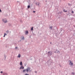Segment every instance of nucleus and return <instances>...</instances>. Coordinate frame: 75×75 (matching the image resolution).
<instances>
[{
    "mask_svg": "<svg viewBox=\"0 0 75 75\" xmlns=\"http://www.w3.org/2000/svg\"><path fill=\"white\" fill-rule=\"evenodd\" d=\"M26 71L27 72H31V70H30V68L29 67H28L26 69H24L23 71V72H25Z\"/></svg>",
    "mask_w": 75,
    "mask_h": 75,
    "instance_id": "obj_1",
    "label": "nucleus"
},
{
    "mask_svg": "<svg viewBox=\"0 0 75 75\" xmlns=\"http://www.w3.org/2000/svg\"><path fill=\"white\" fill-rule=\"evenodd\" d=\"M3 22H4L5 23H7V19H6V18L3 19Z\"/></svg>",
    "mask_w": 75,
    "mask_h": 75,
    "instance_id": "obj_2",
    "label": "nucleus"
},
{
    "mask_svg": "<svg viewBox=\"0 0 75 75\" xmlns=\"http://www.w3.org/2000/svg\"><path fill=\"white\" fill-rule=\"evenodd\" d=\"M69 65H70L71 66L73 65V63H72V62L71 61H70V63H69Z\"/></svg>",
    "mask_w": 75,
    "mask_h": 75,
    "instance_id": "obj_3",
    "label": "nucleus"
},
{
    "mask_svg": "<svg viewBox=\"0 0 75 75\" xmlns=\"http://www.w3.org/2000/svg\"><path fill=\"white\" fill-rule=\"evenodd\" d=\"M21 57V55H20V54H19L18 56V58H20Z\"/></svg>",
    "mask_w": 75,
    "mask_h": 75,
    "instance_id": "obj_4",
    "label": "nucleus"
},
{
    "mask_svg": "<svg viewBox=\"0 0 75 75\" xmlns=\"http://www.w3.org/2000/svg\"><path fill=\"white\" fill-rule=\"evenodd\" d=\"M50 52H48V55H51V54H50Z\"/></svg>",
    "mask_w": 75,
    "mask_h": 75,
    "instance_id": "obj_5",
    "label": "nucleus"
},
{
    "mask_svg": "<svg viewBox=\"0 0 75 75\" xmlns=\"http://www.w3.org/2000/svg\"><path fill=\"white\" fill-rule=\"evenodd\" d=\"M6 35H7V34L6 33H4V37H5Z\"/></svg>",
    "mask_w": 75,
    "mask_h": 75,
    "instance_id": "obj_6",
    "label": "nucleus"
},
{
    "mask_svg": "<svg viewBox=\"0 0 75 75\" xmlns=\"http://www.w3.org/2000/svg\"><path fill=\"white\" fill-rule=\"evenodd\" d=\"M28 31H25V34H28Z\"/></svg>",
    "mask_w": 75,
    "mask_h": 75,
    "instance_id": "obj_7",
    "label": "nucleus"
},
{
    "mask_svg": "<svg viewBox=\"0 0 75 75\" xmlns=\"http://www.w3.org/2000/svg\"><path fill=\"white\" fill-rule=\"evenodd\" d=\"M24 67H23L22 66L21 67L20 69H24Z\"/></svg>",
    "mask_w": 75,
    "mask_h": 75,
    "instance_id": "obj_8",
    "label": "nucleus"
},
{
    "mask_svg": "<svg viewBox=\"0 0 75 75\" xmlns=\"http://www.w3.org/2000/svg\"><path fill=\"white\" fill-rule=\"evenodd\" d=\"M30 6L29 5H28V8H30Z\"/></svg>",
    "mask_w": 75,
    "mask_h": 75,
    "instance_id": "obj_9",
    "label": "nucleus"
},
{
    "mask_svg": "<svg viewBox=\"0 0 75 75\" xmlns=\"http://www.w3.org/2000/svg\"><path fill=\"white\" fill-rule=\"evenodd\" d=\"M6 33H7V34H8V33H9V32H8V31L7 30V31H6Z\"/></svg>",
    "mask_w": 75,
    "mask_h": 75,
    "instance_id": "obj_10",
    "label": "nucleus"
},
{
    "mask_svg": "<svg viewBox=\"0 0 75 75\" xmlns=\"http://www.w3.org/2000/svg\"><path fill=\"white\" fill-rule=\"evenodd\" d=\"M52 27L51 26L50 28V29L51 30V29H52Z\"/></svg>",
    "mask_w": 75,
    "mask_h": 75,
    "instance_id": "obj_11",
    "label": "nucleus"
},
{
    "mask_svg": "<svg viewBox=\"0 0 75 75\" xmlns=\"http://www.w3.org/2000/svg\"><path fill=\"white\" fill-rule=\"evenodd\" d=\"M20 65H23V64H22V62H21V63H20Z\"/></svg>",
    "mask_w": 75,
    "mask_h": 75,
    "instance_id": "obj_12",
    "label": "nucleus"
},
{
    "mask_svg": "<svg viewBox=\"0 0 75 75\" xmlns=\"http://www.w3.org/2000/svg\"><path fill=\"white\" fill-rule=\"evenodd\" d=\"M33 27L31 28V30H32V31H33Z\"/></svg>",
    "mask_w": 75,
    "mask_h": 75,
    "instance_id": "obj_13",
    "label": "nucleus"
},
{
    "mask_svg": "<svg viewBox=\"0 0 75 75\" xmlns=\"http://www.w3.org/2000/svg\"><path fill=\"white\" fill-rule=\"evenodd\" d=\"M64 12H66V13H67V11H65V10H64Z\"/></svg>",
    "mask_w": 75,
    "mask_h": 75,
    "instance_id": "obj_14",
    "label": "nucleus"
},
{
    "mask_svg": "<svg viewBox=\"0 0 75 75\" xmlns=\"http://www.w3.org/2000/svg\"><path fill=\"white\" fill-rule=\"evenodd\" d=\"M3 72L2 71H1V72H0V73H1V74H2V73H3Z\"/></svg>",
    "mask_w": 75,
    "mask_h": 75,
    "instance_id": "obj_15",
    "label": "nucleus"
},
{
    "mask_svg": "<svg viewBox=\"0 0 75 75\" xmlns=\"http://www.w3.org/2000/svg\"><path fill=\"white\" fill-rule=\"evenodd\" d=\"M25 75H29V74H25Z\"/></svg>",
    "mask_w": 75,
    "mask_h": 75,
    "instance_id": "obj_16",
    "label": "nucleus"
},
{
    "mask_svg": "<svg viewBox=\"0 0 75 75\" xmlns=\"http://www.w3.org/2000/svg\"><path fill=\"white\" fill-rule=\"evenodd\" d=\"M22 39V40H24V37H23Z\"/></svg>",
    "mask_w": 75,
    "mask_h": 75,
    "instance_id": "obj_17",
    "label": "nucleus"
},
{
    "mask_svg": "<svg viewBox=\"0 0 75 75\" xmlns=\"http://www.w3.org/2000/svg\"><path fill=\"white\" fill-rule=\"evenodd\" d=\"M72 74H73V75H74V74H75V73H72Z\"/></svg>",
    "mask_w": 75,
    "mask_h": 75,
    "instance_id": "obj_18",
    "label": "nucleus"
},
{
    "mask_svg": "<svg viewBox=\"0 0 75 75\" xmlns=\"http://www.w3.org/2000/svg\"><path fill=\"white\" fill-rule=\"evenodd\" d=\"M0 12H1V9H0Z\"/></svg>",
    "mask_w": 75,
    "mask_h": 75,
    "instance_id": "obj_19",
    "label": "nucleus"
},
{
    "mask_svg": "<svg viewBox=\"0 0 75 75\" xmlns=\"http://www.w3.org/2000/svg\"><path fill=\"white\" fill-rule=\"evenodd\" d=\"M16 49H17V47H15Z\"/></svg>",
    "mask_w": 75,
    "mask_h": 75,
    "instance_id": "obj_20",
    "label": "nucleus"
},
{
    "mask_svg": "<svg viewBox=\"0 0 75 75\" xmlns=\"http://www.w3.org/2000/svg\"><path fill=\"white\" fill-rule=\"evenodd\" d=\"M33 13H35V11H33Z\"/></svg>",
    "mask_w": 75,
    "mask_h": 75,
    "instance_id": "obj_21",
    "label": "nucleus"
},
{
    "mask_svg": "<svg viewBox=\"0 0 75 75\" xmlns=\"http://www.w3.org/2000/svg\"><path fill=\"white\" fill-rule=\"evenodd\" d=\"M71 12H72V13H74V11H72Z\"/></svg>",
    "mask_w": 75,
    "mask_h": 75,
    "instance_id": "obj_22",
    "label": "nucleus"
},
{
    "mask_svg": "<svg viewBox=\"0 0 75 75\" xmlns=\"http://www.w3.org/2000/svg\"><path fill=\"white\" fill-rule=\"evenodd\" d=\"M58 52H59V51H58Z\"/></svg>",
    "mask_w": 75,
    "mask_h": 75,
    "instance_id": "obj_23",
    "label": "nucleus"
},
{
    "mask_svg": "<svg viewBox=\"0 0 75 75\" xmlns=\"http://www.w3.org/2000/svg\"><path fill=\"white\" fill-rule=\"evenodd\" d=\"M50 44H51V42H50Z\"/></svg>",
    "mask_w": 75,
    "mask_h": 75,
    "instance_id": "obj_24",
    "label": "nucleus"
}]
</instances>
